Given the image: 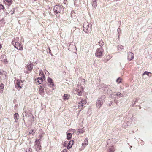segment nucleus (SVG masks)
Returning <instances> with one entry per match:
<instances>
[{"label": "nucleus", "mask_w": 152, "mask_h": 152, "mask_svg": "<svg viewBox=\"0 0 152 152\" xmlns=\"http://www.w3.org/2000/svg\"><path fill=\"white\" fill-rule=\"evenodd\" d=\"M92 27L91 24H89L87 22H85L83 26V31L86 33H90L91 31Z\"/></svg>", "instance_id": "obj_1"}, {"label": "nucleus", "mask_w": 152, "mask_h": 152, "mask_svg": "<svg viewBox=\"0 0 152 152\" xmlns=\"http://www.w3.org/2000/svg\"><path fill=\"white\" fill-rule=\"evenodd\" d=\"M64 8L62 5H56L54 7V11L57 14L63 13Z\"/></svg>", "instance_id": "obj_2"}, {"label": "nucleus", "mask_w": 152, "mask_h": 152, "mask_svg": "<svg viewBox=\"0 0 152 152\" xmlns=\"http://www.w3.org/2000/svg\"><path fill=\"white\" fill-rule=\"evenodd\" d=\"M104 52V50L102 48H98L96 50L95 55L97 57L101 58L103 56Z\"/></svg>", "instance_id": "obj_3"}, {"label": "nucleus", "mask_w": 152, "mask_h": 152, "mask_svg": "<svg viewBox=\"0 0 152 152\" xmlns=\"http://www.w3.org/2000/svg\"><path fill=\"white\" fill-rule=\"evenodd\" d=\"M86 101L85 100L82 99L79 103L78 104V107L79 109H80V111H81L84 106V105L86 104Z\"/></svg>", "instance_id": "obj_4"}, {"label": "nucleus", "mask_w": 152, "mask_h": 152, "mask_svg": "<svg viewBox=\"0 0 152 152\" xmlns=\"http://www.w3.org/2000/svg\"><path fill=\"white\" fill-rule=\"evenodd\" d=\"M23 83L22 81L20 80H18L15 83V86L17 88H18L19 89L22 87Z\"/></svg>", "instance_id": "obj_5"}, {"label": "nucleus", "mask_w": 152, "mask_h": 152, "mask_svg": "<svg viewBox=\"0 0 152 152\" xmlns=\"http://www.w3.org/2000/svg\"><path fill=\"white\" fill-rule=\"evenodd\" d=\"M14 47L20 50H23L21 44L18 42H15L14 45Z\"/></svg>", "instance_id": "obj_6"}, {"label": "nucleus", "mask_w": 152, "mask_h": 152, "mask_svg": "<svg viewBox=\"0 0 152 152\" xmlns=\"http://www.w3.org/2000/svg\"><path fill=\"white\" fill-rule=\"evenodd\" d=\"M47 81H48V85L50 87H52L54 86V84L53 82V80L50 77H48L47 78Z\"/></svg>", "instance_id": "obj_7"}, {"label": "nucleus", "mask_w": 152, "mask_h": 152, "mask_svg": "<svg viewBox=\"0 0 152 152\" xmlns=\"http://www.w3.org/2000/svg\"><path fill=\"white\" fill-rule=\"evenodd\" d=\"M134 58V55L133 53L129 52L128 53V60L129 61L132 60Z\"/></svg>", "instance_id": "obj_8"}, {"label": "nucleus", "mask_w": 152, "mask_h": 152, "mask_svg": "<svg viewBox=\"0 0 152 152\" xmlns=\"http://www.w3.org/2000/svg\"><path fill=\"white\" fill-rule=\"evenodd\" d=\"M6 72L3 71L2 72H0V78L1 79H4L6 77Z\"/></svg>", "instance_id": "obj_9"}, {"label": "nucleus", "mask_w": 152, "mask_h": 152, "mask_svg": "<svg viewBox=\"0 0 152 152\" xmlns=\"http://www.w3.org/2000/svg\"><path fill=\"white\" fill-rule=\"evenodd\" d=\"M105 96L104 95H102L100 97H99L97 100L101 102L102 103H103L105 100Z\"/></svg>", "instance_id": "obj_10"}, {"label": "nucleus", "mask_w": 152, "mask_h": 152, "mask_svg": "<svg viewBox=\"0 0 152 152\" xmlns=\"http://www.w3.org/2000/svg\"><path fill=\"white\" fill-rule=\"evenodd\" d=\"M105 96L104 95H102L100 97H99L97 100L101 102L102 103H103L105 100Z\"/></svg>", "instance_id": "obj_11"}, {"label": "nucleus", "mask_w": 152, "mask_h": 152, "mask_svg": "<svg viewBox=\"0 0 152 152\" xmlns=\"http://www.w3.org/2000/svg\"><path fill=\"white\" fill-rule=\"evenodd\" d=\"M35 82L37 85L41 83L42 82V79L41 77L38 78L35 80Z\"/></svg>", "instance_id": "obj_12"}, {"label": "nucleus", "mask_w": 152, "mask_h": 152, "mask_svg": "<svg viewBox=\"0 0 152 152\" xmlns=\"http://www.w3.org/2000/svg\"><path fill=\"white\" fill-rule=\"evenodd\" d=\"M33 65V64H27L26 66V68L27 69L28 71H30V72L31 71V70L32 69Z\"/></svg>", "instance_id": "obj_13"}, {"label": "nucleus", "mask_w": 152, "mask_h": 152, "mask_svg": "<svg viewBox=\"0 0 152 152\" xmlns=\"http://www.w3.org/2000/svg\"><path fill=\"white\" fill-rule=\"evenodd\" d=\"M88 140L87 138H86L84 140V142L82 143V146L84 147L88 145Z\"/></svg>", "instance_id": "obj_14"}, {"label": "nucleus", "mask_w": 152, "mask_h": 152, "mask_svg": "<svg viewBox=\"0 0 152 152\" xmlns=\"http://www.w3.org/2000/svg\"><path fill=\"white\" fill-rule=\"evenodd\" d=\"M103 103H102L101 102L99 101V100H97L96 107L97 108H99L102 106Z\"/></svg>", "instance_id": "obj_15"}, {"label": "nucleus", "mask_w": 152, "mask_h": 152, "mask_svg": "<svg viewBox=\"0 0 152 152\" xmlns=\"http://www.w3.org/2000/svg\"><path fill=\"white\" fill-rule=\"evenodd\" d=\"M98 0H92V5L93 7L96 8L97 6V1Z\"/></svg>", "instance_id": "obj_16"}, {"label": "nucleus", "mask_w": 152, "mask_h": 152, "mask_svg": "<svg viewBox=\"0 0 152 152\" xmlns=\"http://www.w3.org/2000/svg\"><path fill=\"white\" fill-rule=\"evenodd\" d=\"M74 3L75 6H78L80 4V0H74Z\"/></svg>", "instance_id": "obj_17"}, {"label": "nucleus", "mask_w": 152, "mask_h": 152, "mask_svg": "<svg viewBox=\"0 0 152 152\" xmlns=\"http://www.w3.org/2000/svg\"><path fill=\"white\" fill-rule=\"evenodd\" d=\"M74 93L75 94H77L79 96L82 95V93L79 90V89H76V90L74 91Z\"/></svg>", "instance_id": "obj_18"}, {"label": "nucleus", "mask_w": 152, "mask_h": 152, "mask_svg": "<svg viewBox=\"0 0 152 152\" xmlns=\"http://www.w3.org/2000/svg\"><path fill=\"white\" fill-rule=\"evenodd\" d=\"M14 118L15 120V122H17V121H18L19 118V115L18 113H15L14 115Z\"/></svg>", "instance_id": "obj_19"}, {"label": "nucleus", "mask_w": 152, "mask_h": 152, "mask_svg": "<svg viewBox=\"0 0 152 152\" xmlns=\"http://www.w3.org/2000/svg\"><path fill=\"white\" fill-rule=\"evenodd\" d=\"M35 147L36 148L37 151V152H39L41 148V145H35Z\"/></svg>", "instance_id": "obj_20"}, {"label": "nucleus", "mask_w": 152, "mask_h": 152, "mask_svg": "<svg viewBox=\"0 0 152 152\" xmlns=\"http://www.w3.org/2000/svg\"><path fill=\"white\" fill-rule=\"evenodd\" d=\"M4 87V85L2 84L1 83L0 85V93H2L3 89Z\"/></svg>", "instance_id": "obj_21"}, {"label": "nucleus", "mask_w": 152, "mask_h": 152, "mask_svg": "<svg viewBox=\"0 0 152 152\" xmlns=\"http://www.w3.org/2000/svg\"><path fill=\"white\" fill-rule=\"evenodd\" d=\"M73 143V141H70L68 143L67 145V148L69 149L71 148Z\"/></svg>", "instance_id": "obj_22"}, {"label": "nucleus", "mask_w": 152, "mask_h": 152, "mask_svg": "<svg viewBox=\"0 0 152 152\" xmlns=\"http://www.w3.org/2000/svg\"><path fill=\"white\" fill-rule=\"evenodd\" d=\"M77 132L79 133H83L85 131V130L83 128H82L81 130H80L79 129H77Z\"/></svg>", "instance_id": "obj_23"}, {"label": "nucleus", "mask_w": 152, "mask_h": 152, "mask_svg": "<svg viewBox=\"0 0 152 152\" xmlns=\"http://www.w3.org/2000/svg\"><path fill=\"white\" fill-rule=\"evenodd\" d=\"M150 74H151V73L150 72L145 71L144 72L142 75H146L149 77H151V75H149Z\"/></svg>", "instance_id": "obj_24"}, {"label": "nucleus", "mask_w": 152, "mask_h": 152, "mask_svg": "<svg viewBox=\"0 0 152 152\" xmlns=\"http://www.w3.org/2000/svg\"><path fill=\"white\" fill-rule=\"evenodd\" d=\"M69 96L67 94H64L63 96V99L65 100H66L69 99Z\"/></svg>", "instance_id": "obj_25"}, {"label": "nucleus", "mask_w": 152, "mask_h": 152, "mask_svg": "<svg viewBox=\"0 0 152 152\" xmlns=\"http://www.w3.org/2000/svg\"><path fill=\"white\" fill-rule=\"evenodd\" d=\"M117 47L118 50H121L122 49H123L124 47L121 45H118Z\"/></svg>", "instance_id": "obj_26"}, {"label": "nucleus", "mask_w": 152, "mask_h": 152, "mask_svg": "<svg viewBox=\"0 0 152 152\" xmlns=\"http://www.w3.org/2000/svg\"><path fill=\"white\" fill-rule=\"evenodd\" d=\"M72 136V134L70 133H68L67 134V138L69 140L70 139Z\"/></svg>", "instance_id": "obj_27"}, {"label": "nucleus", "mask_w": 152, "mask_h": 152, "mask_svg": "<svg viewBox=\"0 0 152 152\" xmlns=\"http://www.w3.org/2000/svg\"><path fill=\"white\" fill-rule=\"evenodd\" d=\"M98 43H99V46H100L101 47L103 46L104 45V43L103 42V41L102 40H100L98 42Z\"/></svg>", "instance_id": "obj_28"}, {"label": "nucleus", "mask_w": 152, "mask_h": 152, "mask_svg": "<svg viewBox=\"0 0 152 152\" xmlns=\"http://www.w3.org/2000/svg\"><path fill=\"white\" fill-rule=\"evenodd\" d=\"M35 145H40V142L39 139L36 140L35 141Z\"/></svg>", "instance_id": "obj_29"}, {"label": "nucleus", "mask_w": 152, "mask_h": 152, "mask_svg": "<svg viewBox=\"0 0 152 152\" xmlns=\"http://www.w3.org/2000/svg\"><path fill=\"white\" fill-rule=\"evenodd\" d=\"M32 149L30 148H27L26 150V152H32Z\"/></svg>", "instance_id": "obj_30"}, {"label": "nucleus", "mask_w": 152, "mask_h": 152, "mask_svg": "<svg viewBox=\"0 0 152 152\" xmlns=\"http://www.w3.org/2000/svg\"><path fill=\"white\" fill-rule=\"evenodd\" d=\"M8 3V5L10 6L11 3V0H5Z\"/></svg>", "instance_id": "obj_31"}, {"label": "nucleus", "mask_w": 152, "mask_h": 152, "mask_svg": "<svg viewBox=\"0 0 152 152\" xmlns=\"http://www.w3.org/2000/svg\"><path fill=\"white\" fill-rule=\"evenodd\" d=\"M121 79L119 77L117 79L116 81L118 83H121Z\"/></svg>", "instance_id": "obj_32"}, {"label": "nucleus", "mask_w": 152, "mask_h": 152, "mask_svg": "<svg viewBox=\"0 0 152 152\" xmlns=\"http://www.w3.org/2000/svg\"><path fill=\"white\" fill-rule=\"evenodd\" d=\"M116 95L118 96H120L121 97H122L123 96L122 94H121L119 92H117L116 94Z\"/></svg>", "instance_id": "obj_33"}, {"label": "nucleus", "mask_w": 152, "mask_h": 152, "mask_svg": "<svg viewBox=\"0 0 152 152\" xmlns=\"http://www.w3.org/2000/svg\"><path fill=\"white\" fill-rule=\"evenodd\" d=\"M114 151V148L113 147H112L111 148L109 149V151L108 152H113Z\"/></svg>", "instance_id": "obj_34"}, {"label": "nucleus", "mask_w": 152, "mask_h": 152, "mask_svg": "<svg viewBox=\"0 0 152 152\" xmlns=\"http://www.w3.org/2000/svg\"><path fill=\"white\" fill-rule=\"evenodd\" d=\"M138 99L136 98V99L134 101V103H133L132 104V105H133V106L134 104H136V102H138Z\"/></svg>", "instance_id": "obj_35"}, {"label": "nucleus", "mask_w": 152, "mask_h": 152, "mask_svg": "<svg viewBox=\"0 0 152 152\" xmlns=\"http://www.w3.org/2000/svg\"><path fill=\"white\" fill-rule=\"evenodd\" d=\"M4 6L1 4H0V10H4Z\"/></svg>", "instance_id": "obj_36"}, {"label": "nucleus", "mask_w": 152, "mask_h": 152, "mask_svg": "<svg viewBox=\"0 0 152 152\" xmlns=\"http://www.w3.org/2000/svg\"><path fill=\"white\" fill-rule=\"evenodd\" d=\"M34 133H35L34 132L33 130H32L31 131H30L29 132V133L30 134H32L33 135V134H34Z\"/></svg>", "instance_id": "obj_37"}, {"label": "nucleus", "mask_w": 152, "mask_h": 152, "mask_svg": "<svg viewBox=\"0 0 152 152\" xmlns=\"http://www.w3.org/2000/svg\"><path fill=\"white\" fill-rule=\"evenodd\" d=\"M67 150L66 149H65L62 150L61 152H67Z\"/></svg>", "instance_id": "obj_38"}, {"label": "nucleus", "mask_w": 152, "mask_h": 152, "mask_svg": "<svg viewBox=\"0 0 152 152\" xmlns=\"http://www.w3.org/2000/svg\"><path fill=\"white\" fill-rule=\"evenodd\" d=\"M39 73H40V74H41L42 75H43V72H42V70H39Z\"/></svg>", "instance_id": "obj_39"}, {"label": "nucleus", "mask_w": 152, "mask_h": 152, "mask_svg": "<svg viewBox=\"0 0 152 152\" xmlns=\"http://www.w3.org/2000/svg\"><path fill=\"white\" fill-rule=\"evenodd\" d=\"M4 62L6 63H7V59L4 60Z\"/></svg>", "instance_id": "obj_40"}, {"label": "nucleus", "mask_w": 152, "mask_h": 152, "mask_svg": "<svg viewBox=\"0 0 152 152\" xmlns=\"http://www.w3.org/2000/svg\"><path fill=\"white\" fill-rule=\"evenodd\" d=\"M146 54H147V55H148V51H147Z\"/></svg>", "instance_id": "obj_41"}, {"label": "nucleus", "mask_w": 152, "mask_h": 152, "mask_svg": "<svg viewBox=\"0 0 152 152\" xmlns=\"http://www.w3.org/2000/svg\"><path fill=\"white\" fill-rule=\"evenodd\" d=\"M117 30H118V32L119 31V30L120 31V29L119 28H118L117 29Z\"/></svg>", "instance_id": "obj_42"}, {"label": "nucleus", "mask_w": 152, "mask_h": 152, "mask_svg": "<svg viewBox=\"0 0 152 152\" xmlns=\"http://www.w3.org/2000/svg\"><path fill=\"white\" fill-rule=\"evenodd\" d=\"M2 48L1 45H0V49H1Z\"/></svg>", "instance_id": "obj_43"}, {"label": "nucleus", "mask_w": 152, "mask_h": 152, "mask_svg": "<svg viewBox=\"0 0 152 152\" xmlns=\"http://www.w3.org/2000/svg\"><path fill=\"white\" fill-rule=\"evenodd\" d=\"M50 51H51V50L50 49V50H49V53H50Z\"/></svg>", "instance_id": "obj_44"}, {"label": "nucleus", "mask_w": 152, "mask_h": 152, "mask_svg": "<svg viewBox=\"0 0 152 152\" xmlns=\"http://www.w3.org/2000/svg\"><path fill=\"white\" fill-rule=\"evenodd\" d=\"M47 74H49V73L47 71Z\"/></svg>", "instance_id": "obj_45"}, {"label": "nucleus", "mask_w": 152, "mask_h": 152, "mask_svg": "<svg viewBox=\"0 0 152 152\" xmlns=\"http://www.w3.org/2000/svg\"><path fill=\"white\" fill-rule=\"evenodd\" d=\"M47 74H49V73L47 71Z\"/></svg>", "instance_id": "obj_46"}, {"label": "nucleus", "mask_w": 152, "mask_h": 152, "mask_svg": "<svg viewBox=\"0 0 152 152\" xmlns=\"http://www.w3.org/2000/svg\"><path fill=\"white\" fill-rule=\"evenodd\" d=\"M42 91H43V90H41V91L40 92V93H42Z\"/></svg>", "instance_id": "obj_47"}, {"label": "nucleus", "mask_w": 152, "mask_h": 152, "mask_svg": "<svg viewBox=\"0 0 152 152\" xmlns=\"http://www.w3.org/2000/svg\"><path fill=\"white\" fill-rule=\"evenodd\" d=\"M13 41H12V44H13Z\"/></svg>", "instance_id": "obj_48"}, {"label": "nucleus", "mask_w": 152, "mask_h": 152, "mask_svg": "<svg viewBox=\"0 0 152 152\" xmlns=\"http://www.w3.org/2000/svg\"><path fill=\"white\" fill-rule=\"evenodd\" d=\"M50 48H49V50H50Z\"/></svg>", "instance_id": "obj_49"}, {"label": "nucleus", "mask_w": 152, "mask_h": 152, "mask_svg": "<svg viewBox=\"0 0 152 152\" xmlns=\"http://www.w3.org/2000/svg\"><path fill=\"white\" fill-rule=\"evenodd\" d=\"M145 56H146V54H146V53H145Z\"/></svg>", "instance_id": "obj_50"}]
</instances>
